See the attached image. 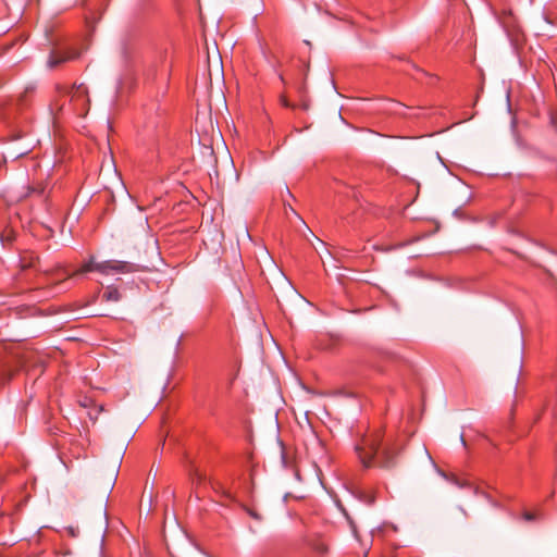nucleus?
Returning <instances> with one entry per match:
<instances>
[{
  "mask_svg": "<svg viewBox=\"0 0 557 557\" xmlns=\"http://www.w3.org/2000/svg\"><path fill=\"white\" fill-rule=\"evenodd\" d=\"M358 457L368 468L377 465L381 468H391L395 465V451L391 447H382L380 435H372L363 440L357 448Z\"/></svg>",
  "mask_w": 557,
  "mask_h": 557,
  "instance_id": "1",
  "label": "nucleus"
},
{
  "mask_svg": "<svg viewBox=\"0 0 557 557\" xmlns=\"http://www.w3.org/2000/svg\"><path fill=\"white\" fill-rule=\"evenodd\" d=\"M97 271L103 275L126 274L136 271V265L126 261L107 260L95 262L94 259L85 262L76 272L69 276Z\"/></svg>",
  "mask_w": 557,
  "mask_h": 557,
  "instance_id": "2",
  "label": "nucleus"
},
{
  "mask_svg": "<svg viewBox=\"0 0 557 557\" xmlns=\"http://www.w3.org/2000/svg\"><path fill=\"white\" fill-rule=\"evenodd\" d=\"M70 102L78 116H85L90 104L88 88L84 84L74 85L70 90Z\"/></svg>",
  "mask_w": 557,
  "mask_h": 557,
  "instance_id": "3",
  "label": "nucleus"
},
{
  "mask_svg": "<svg viewBox=\"0 0 557 557\" xmlns=\"http://www.w3.org/2000/svg\"><path fill=\"white\" fill-rule=\"evenodd\" d=\"M77 57H78V52H76L75 50H72V49L66 50V51H54L49 57L48 65L50 67H55L59 64L70 61V60H74Z\"/></svg>",
  "mask_w": 557,
  "mask_h": 557,
  "instance_id": "4",
  "label": "nucleus"
},
{
  "mask_svg": "<svg viewBox=\"0 0 557 557\" xmlns=\"http://www.w3.org/2000/svg\"><path fill=\"white\" fill-rule=\"evenodd\" d=\"M45 190V187L41 183H37V184H30V185H27L25 187H23V190L18 194L17 196V199H24V198H27L32 195H42Z\"/></svg>",
  "mask_w": 557,
  "mask_h": 557,
  "instance_id": "5",
  "label": "nucleus"
},
{
  "mask_svg": "<svg viewBox=\"0 0 557 557\" xmlns=\"http://www.w3.org/2000/svg\"><path fill=\"white\" fill-rule=\"evenodd\" d=\"M102 298L106 301H119L121 299V294L117 288L109 286L103 293Z\"/></svg>",
  "mask_w": 557,
  "mask_h": 557,
  "instance_id": "6",
  "label": "nucleus"
},
{
  "mask_svg": "<svg viewBox=\"0 0 557 557\" xmlns=\"http://www.w3.org/2000/svg\"><path fill=\"white\" fill-rule=\"evenodd\" d=\"M13 239V231L9 230V231H5L2 235H0V240L1 242H12Z\"/></svg>",
  "mask_w": 557,
  "mask_h": 557,
  "instance_id": "7",
  "label": "nucleus"
},
{
  "mask_svg": "<svg viewBox=\"0 0 557 557\" xmlns=\"http://www.w3.org/2000/svg\"><path fill=\"white\" fill-rule=\"evenodd\" d=\"M364 502H367L369 505H371L375 502V496L373 494H367L364 496Z\"/></svg>",
  "mask_w": 557,
  "mask_h": 557,
  "instance_id": "8",
  "label": "nucleus"
},
{
  "mask_svg": "<svg viewBox=\"0 0 557 557\" xmlns=\"http://www.w3.org/2000/svg\"><path fill=\"white\" fill-rule=\"evenodd\" d=\"M281 101L284 107H289V103L286 98L283 97Z\"/></svg>",
  "mask_w": 557,
  "mask_h": 557,
  "instance_id": "9",
  "label": "nucleus"
},
{
  "mask_svg": "<svg viewBox=\"0 0 557 557\" xmlns=\"http://www.w3.org/2000/svg\"><path fill=\"white\" fill-rule=\"evenodd\" d=\"M524 518H525L527 520H532V519H533V516H532L531 513H528V512H527V513L524 515Z\"/></svg>",
  "mask_w": 557,
  "mask_h": 557,
  "instance_id": "10",
  "label": "nucleus"
},
{
  "mask_svg": "<svg viewBox=\"0 0 557 557\" xmlns=\"http://www.w3.org/2000/svg\"><path fill=\"white\" fill-rule=\"evenodd\" d=\"M26 267H33V263L32 262H29L28 264L23 263V268H26Z\"/></svg>",
  "mask_w": 557,
  "mask_h": 557,
  "instance_id": "11",
  "label": "nucleus"
}]
</instances>
